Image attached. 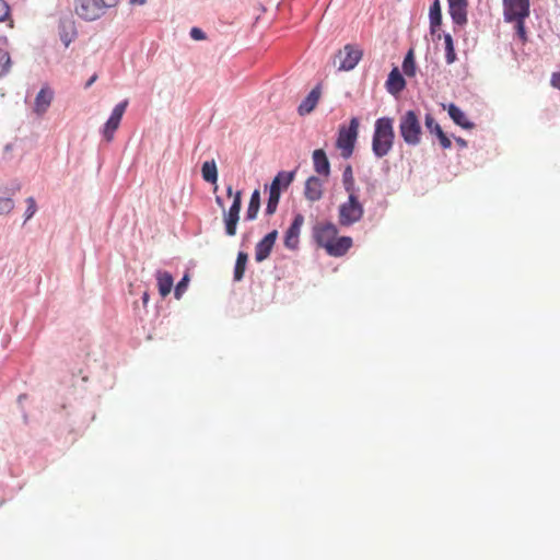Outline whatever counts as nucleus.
<instances>
[{
    "label": "nucleus",
    "mask_w": 560,
    "mask_h": 560,
    "mask_svg": "<svg viewBox=\"0 0 560 560\" xmlns=\"http://www.w3.org/2000/svg\"><path fill=\"white\" fill-rule=\"evenodd\" d=\"M342 184L347 192L354 191V189H357L351 165H347V167L343 170Z\"/></svg>",
    "instance_id": "30"
},
{
    "label": "nucleus",
    "mask_w": 560,
    "mask_h": 560,
    "mask_svg": "<svg viewBox=\"0 0 560 560\" xmlns=\"http://www.w3.org/2000/svg\"><path fill=\"white\" fill-rule=\"evenodd\" d=\"M202 178L208 183H215L218 178V167L215 161H206L201 165Z\"/></svg>",
    "instance_id": "25"
},
{
    "label": "nucleus",
    "mask_w": 560,
    "mask_h": 560,
    "mask_svg": "<svg viewBox=\"0 0 560 560\" xmlns=\"http://www.w3.org/2000/svg\"><path fill=\"white\" fill-rule=\"evenodd\" d=\"M27 208L25 210V220L32 219L37 212V205L34 197L26 198Z\"/></svg>",
    "instance_id": "33"
},
{
    "label": "nucleus",
    "mask_w": 560,
    "mask_h": 560,
    "mask_svg": "<svg viewBox=\"0 0 560 560\" xmlns=\"http://www.w3.org/2000/svg\"><path fill=\"white\" fill-rule=\"evenodd\" d=\"M314 170L318 175H330V162L324 149H315L313 152Z\"/></svg>",
    "instance_id": "19"
},
{
    "label": "nucleus",
    "mask_w": 560,
    "mask_h": 560,
    "mask_svg": "<svg viewBox=\"0 0 560 560\" xmlns=\"http://www.w3.org/2000/svg\"><path fill=\"white\" fill-rule=\"evenodd\" d=\"M228 196L233 197V202L228 211H223V223L225 226L226 235H235L237 232V223L240 221V211L242 208L243 194L241 190L234 191L231 185L226 188Z\"/></svg>",
    "instance_id": "5"
},
{
    "label": "nucleus",
    "mask_w": 560,
    "mask_h": 560,
    "mask_svg": "<svg viewBox=\"0 0 560 560\" xmlns=\"http://www.w3.org/2000/svg\"><path fill=\"white\" fill-rule=\"evenodd\" d=\"M322 96V89L319 85L314 86L305 98L300 103L298 112L301 116L312 113L315 109L319 98Z\"/></svg>",
    "instance_id": "14"
},
{
    "label": "nucleus",
    "mask_w": 560,
    "mask_h": 560,
    "mask_svg": "<svg viewBox=\"0 0 560 560\" xmlns=\"http://www.w3.org/2000/svg\"><path fill=\"white\" fill-rule=\"evenodd\" d=\"M400 133L409 145H418L421 142V124L418 115L412 109L405 113L400 118Z\"/></svg>",
    "instance_id": "4"
},
{
    "label": "nucleus",
    "mask_w": 560,
    "mask_h": 560,
    "mask_svg": "<svg viewBox=\"0 0 560 560\" xmlns=\"http://www.w3.org/2000/svg\"><path fill=\"white\" fill-rule=\"evenodd\" d=\"M96 79H97V75H96V73H94V75H92L90 78V80H88V82L85 83V88H90L91 84L95 83Z\"/></svg>",
    "instance_id": "40"
},
{
    "label": "nucleus",
    "mask_w": 560,
    "mask_h": 560,
    "mask_svg": "<svg viewBox=\"0 0 560 560\" xmlns=\"http://www.w3.org/2000/svg\"><path fill=\"white\" fill-rule=\"evenodd\" d=\"M323 196V183L318 177H310L305 182V198L310 201H318Z\"/></svg>",
    "instance_id": "21"
},
{
    "label": "nucleus",
    "mask_w": 560,
    "mask_h": 560,
    "mask_svg": "<svg viewBox=\"0 0 560 560\" xmlns=\"http://www.w3.org/2000/svg\"><path fill=\"white\" fill-rule=\"evenodd\" d=\"M467 0H448V10L456 24L467 22Z\"/></svg>",
    "instance_id": "17"
},
{
    "label": "nucleus",
    "mask_w": 560,
    "mask_h": 560,
    "mask_svg": "<svg viewBox=\"0 0 560 560\" xmlns=\"http://www.w3.org/2000/svg\"><path fill=\"white\" fill-rule=\"evenodd\" d=\"M98 2L103 15L106 9L114 8V5L118 4L119 0H98Z\"/></svg>",
    "instance_id": "37"
},
{
    "label": "nucleus",
    "mask_w": 560,
    "mask_h": 560,
    "mask_svg": "<svg viewBox=\"0 0 560 560\" xmlns=\"http://www.w3.org/2000/svg\"><path fill=\"white\" fill-rule=\"evenodd\" d=\"M12 67V59L10 52L8 50L2 49L0 47V78L4 77V74L9 73Z\"/></svg>",
    "instance_id": "31"
},
{
    "label": "nucleus",
    "mask_w": 560,
    "mask_h": 560,
    "mask_svg": "<svg viewBox=\"0 0 560 560\" xmlns=\"http://www.w3.org/2000/svg\"><path fill=\"white\" fill-rule=\"evenodd\" d=\"M133 4H143L147 0H130Z\"/></svg>",
    "instance_id": "43"
},
{
    "label": "nucleus",
    "mask_w": 560,
    "mask_h": 560,
    "mask_svg": "<svg viewBox=\"0 0 560 560\" xmlns=\"http://www.w3.org/2000/svg\"><path fill=\"white\" fill-rule=\"evenodd\" d=\"M247 252L237 253L236 261L234 265V281H241V279H243L247 266Z\"/></svg>",
    "instance_id": "24"
},
{
    "label": "nucleus",
    "mask_w": 560,
    "mask_h": 560,
    "mask_svg": "<svg viewBox=\"0 0 560 560\" xmlns=\"http://www.w3.org/2000/svg\"><path fill=\"white\" fill-rule=\"evenodd\" d=\"M74 10L80 18L86 21H95L102 18V8L98 0H75Z\"/></svg>",
    "instance_id": "10"
},
{
    "label": "nucleus",
    "mask_w": 560,
    "mask_h": 560,
    "mask_svg": "<svg viewBox=\"0 0 560 560\" xmlns=\"http://www.w3.org/2000/svg\"><path fill=\"white\" fill-rule=\"evenodd\" d=\"M525 19L526 18H516L514 20L516 24V34L520 36L521 40H527L526 27H525Z\"/></svg>",
    "instance_id": "32"
},
{
    "label": "nucleus",
    "mask_w": 560,
    "mask_h": 560,
    "mask_svg": "<svg viewBox=\"0 0 560 560\" xmlns=\"http://www.w3.org/2000/svg\"><path fill=\"white\" fill-rule=\"evenodd\" d=\"M551 84L560 90V72H553L551 74Z\"/></svg>",
    "instance_id": "39"
},
{
    "label": "nucleus",
    "mask_w": 560,
    "mask_h": 560,
    "mask_svg": "<svg viewBox=\"0 0 560 560\" xmlns=\"http://www.w3.org/2000/svg\"><path fill=\"white\" fill-rule=\"evenodd\" d=\"M294 176V172H279L273 178L270 186L269 199L266 206L267 214H273V212L277 211L281 195V186L283 185V187L287 188V186L291 185Z\"/></svg>",
    "instance_id": "6"
},
{
    "label": "nucleus",
    "mask_w": 560,
    "mask_h": 560,
    "mask_svg": "<svg viewBox=\"0 0 560 560\" xmlns=\"http://www.w3.org/2000/svg\"><path fill=\"white\" fill-rule=\"evenodd\" d=\"M188 283H189V277L184 276L179 280V282L177 283V285L175 288V298L179 299L180 296H183V293L186 291Z\"/></svg>",
    "instance_id": "35"
},
{
    "label": "nucleus",
    "mask_w": 560,
    "mask_h": 560,
    "mask_svg": "<svg viewBox=\"0 0 560 560\" xmlns=\"http://www.w3.org/2000/svg\"><path fill=\"white\" fill-rule=\"evenodd\" d=\"M303 214H296L289 230L285 233L284 245L288 246V248H296L299 244L301 226L303 225Z\"/></svg>",
    "instance_id": "13"
},
{
    "label": "nucleus",
    "mask_w": 560,
    "mask_h": 560,
    "mask_svg": "<svg viewBox=\"0 0 560 560\" xmlns=\"http://www.w3.org/2000/svg\"><path fill=\"white\" fill-rule=\"evenodd\" d=\"M424 122L427 129H429L430 132L435 133L443 149H450V147H452L448 136L445 135L443 128L439 125L434 116L429 113L425 116Z\"/></svg>",
    "instance_id": "15"
},
{
    "label": "nucleus",
    "mask_w": 560,
    "mask_h": 560,
    "mask_svg": "<svg viewBox=\"0 0 560 560\" xmlns=\"http://www.w3.org/2000/svg\"><path fill=\"white\" fill-rule=\"evenodd\" d=\"M352 246V238L348 236L334 237V244L330 247V255L334 257H341Z\"/></svg>",
    "instance_id": "23"
},
{
    "label": "nucleus",
    "mask_w": 560,
    "mask_h": 560,
    "mask_svg": "<svg viewBox=\"0 0 560 560\" xmlns=\"http://www.w3.org/2000/svg\"><path fill=\"white\" fill-rule=\"evenodd\" d=\"M190 37H192L195 40H202V38L206 37V34L202 30H200V27H192L190 30Z\"/></svg>",
    "instance_id": "38"
},
{
    "label": "nucleus",
    "mask_w": 560,
    "mask_h": 560,
    "mask_svg": "<svg viewBox=\"0 0 560 560\" xmlns=\"http://www.w3.org/2000/svg\"><path fill=\"white\" fill-rule=\"evenodd\" d=\"M445 52L447 63H454L456 60V50L454 47V38L452 34L444 35Z\"/></svg>",
    "instance_id": "29"
},
{
    "label": "nucleus",
    "mask_w": 560,
    "mask_h": 560,
    "mask_svg": "<svg viewBox=\"0 0 560 560\" xmlns=\"http://www.w3.org/2000/svg\"><path fill=\"white\" fill-rule=\"evenodd\" d=\"M215 202H217V205H219L221 208H224V205H223V200H222V198L217 197V198H215Z\"/></svg>",
    "instance_id": "42"
},
{
    "label": "nucleus",
    "mask_w": 560,
    "mask_h": 560,
    "mask_svg": "<svg viewBox=\"0 0 560 560\" xmlns=\"http://www.w3.org/2000/svg\"><path fill=\"white\" fill-rule=\"evenodd\" d=\"M363 52L352 44H346L335 56V63L338 61V70H352L359 63Z\"/></svg>",
    "instance_id": "7"
},
{
    "label": "nucleus",
    "mask_w": 560,
    "mask_h": 560,
    "mask_svg": "<svg viewBox=\"0 0 560 560\" xmlns=\"http://www.w3.org/2000/svg\"><path fill=\"white\" fill-rule=\"evenodd\" d=\"M338 234V229L332 223H322L314 228V238L316 243L323 246L330 255V246L334 244V237Z\"/></svg>",
    "instance_id": "9"
},
{
    "label": "nucleus",
    "mask_w": 560,
    "mask_h": 560,
    "mask_svg": "<svg viewBox=\"0 0 560 560\" xmlns=\"http://www.w3.org/2000/svg\"><path fill=\"white\" fill-rule=\"evenodd\" d=\"M127 105H128V100H124L122 102L118 103L115 106L110 117L105 122V127H104V130H103V135H104L105 139H107V140H112L113 139L115 131L119 127V124L121 121V117H122V115L125 113V109H126Z\"/></svg>",
    "instance_id": "11"
},
{
    "label": "nucleus",
    "mask_w": 560,
    "mask_h": 560,
    "mask_svg": "<svg viewBox=\"0 0 560 560\" xmlns=\"http://www.w3.org/2000/svg\"><path fill=\"white\" fill-rule=\"evenodd\" d=\"M395 139L394 119L383 116L375 121L372 139V151L377 159L387 155L393 149Z\"/></svg>",
    "instance_id": "1"
},
{
    "label": "nucleus",
    "mask_w": 560,
    "mask_h": 560,
    "mask_svg": "<svg viewBox=\"0 0 560 560\" xmlns=\"http://www.w3.org/2000/svg\"><path fill=\"white\" fill-rule=\"evenodd\" d=\"M503 14L505 21H515L516 18H528L530 14V0H503Z\"/></svg>",
    "instance_id": "8"
},
{
    "label": "nucleus",
    "mask_w": 560,
    "mask_h": 560,
    "mask_svg": "<svg viewBox=\"0 0 560 560\" xmlns=\"http://www.w3.org/2000/svg\"><path fill=\"white\" fill-rule=\"evenodd\" d=\"M448 114L451 118L454 120L455 124L458 126L464 127V129H472L475 126L474 122L469 121V119L466 117L463 109L458 108L455 103H451L448 105Z\"/></svg>",
    "instance_id": "22"
},
{
    "label": "nucleus",
    "mask_w": 560,
    "mask_h": 560,
    "mask_svg": "<svg viewBox=\"0 0 560 560\" xmlns=\"http://www.w3.org/2000/svg\"><path fill=\"white\" fill-rule=\"evenodd\" d=\"M155 278L158 282L159 293L161 294L162 298L167 296V294H170L174 285V278L172 273L165 270H158L155 271Z\"/></svg>",
    "instance_id": "20"
},
{
    "label": "nucleus",
    "mask_w": 560,
    "mask_h": 560,
    "mask_svg": "<svg viewBox=\"0 0 560 560\" xmlns=\"http://www.w3.org/2000/svg\"><path fill=\"white\" fill-rule=\"evenodd\" d=\"M14 209V200L12 198L0 197V214H9Z\"/></svg>",
    "instance_id": "34"
},
{
    "label": "nucleus",
    "mask_w": 560,
    "mask_h": 560,
    "mask_svg": "<svg viewBox=\"0 0 560 560\" xmlns=\"http://www.w3.org/2000/svg\"><path fill=\"white\" fill-rule=\"evenodd\" d=\"M402 72L407 77H415L417 74V62L415 57V49H409L402 62Z\"/></svg>",
    "instance_id": "27"
},
{
    "label": "nucleus",
    "mask_w": 560,
    "mask_h": 560,
    "mask_svg": "<svg viewBox=\"0 0 560 560\" xmlns=\"http://www.w3.org/2000/svg\"><path fill=\"white\" fill-rule=\"evenodd\" d=\"M259 210H260V192H259V190H255L252 194L250 201L247 207L246 219H248V221H253V219L257 218Z\"/></svg>",
    "instance_id": "26"
},
{
    "label": "nucleus",
    "mask_w": 560,
    "mask_h": 560,
    "mask_svg": "<svg viewBox=\"0 0 560 560\" xmlns=\"http://www.w3.org/2000/svg\"><path fill=\"white\" fill-rule=\"evenodd\" d=\"M10 14V4L5 0H0V21H4Z\"/></svg>",
    "instance_id": "36"
},
{
    "label": "nucleus",
    "mask_w": 560,
    "mask_h": 560,
    "mask_svg": "<svg viewBox=\"0 0 560 560\" xmlns=\"http://www.w3.org/2000/svg\"><path fill=\"white\" fill-rule=\"evenodd\" d=\"M148 298H149L148 293H144V295H143V302H144V303H147Z\"/></svg>",
    "instance_id": "44"
},
{
    "label": "nucleus",
    "mask_w": 560,
    "mask_h": 560,
    "mask_svg": "<svg viewBox=\"0 0 560 560\" xmlns=\"http://www.w3.org/2000/svg\"><path fill=\"white\" fill-rule=\"evenodd\" d=\"M457 144L460 145V147H467V141H465V139L463 138H456L455 139Z\"/></svg>",
    "instance_id": "41"
},
{
    "label": "nucleus",
    "mask_w": 560,
    "mask_h": 560,
    "mask_svg": "<svg viewBox=\"0 0 560 560\" xmlns=\"http://www.w3.org/2000/svg\"><path fill=\"white\" fill-rule=\"evenodd\" d=\"M430 23L432 32H434L435 27H439L442 23V8L440 0H434L430 7Z\"/></svg>",
    "instance_id": "28"
},
{
    "label": "nucleus",
    "mask_w": 560,
    "mask_h": 560,
    "mask_svg": "<svg viewBox=\"0 0 560 560\" xmlns=\"http://www.w3.org/2000/svg\"><path fill=\"white\" fill-rule=\"evenodd\" d=\"M406 88V79L404 78L400 70L397 67H394L393 70L388 73V78L386 81V90L390 94L401 93Z\"/></svg>",
    "instance_id": "16"
},
{
    "label": "nucleus",
    "mask_w": 560,
    "mask_h": 560,
    "mask_svg": "<svg viewBox=\"0 0 560 560\" xmlns=\"http://www.w3.org/2000/svg\"><path fill=\"white\" fill-rule=\"evenodd\" d=\"M359 119L351 118L348 126H340L336 147L340 150V155L343 159H350L354 152L355 141L359 136Z\"/></svg>",
    "instance_id": "2"
},
{
    "label": "nucleus",
    "mask_w": 560,
    "mask_h": 560,
    "mask_svg": "<svg viewBox=\"0 0 560 560\" xmlns=\"http://www.w3.org/2000/svg\"><path fill=\"white\" fill-rule=\"evenodd\" d=\"M54 98V90L43 86L36 95L34 110L37 114H45Z\"/></svg>",
    "instance_id": "18"
},
{
    "label": "nucleus",
    "mask_w": 560,
    "mask_h": 560,
    "mask_svg": "<svg viewBox=\"0 0 560 560\" xmlns=\"http://www.w3.org/2000/svg\"><path fill=\"white\" fill-rule=\"evenodd\" d=\"M364 214L363 203L359 199V188L348 194V200L339 207V223L352 225L361 221Z\"/></svg>",
    "instance_id": "3"
},
{
    "label": "nucleus",
    "mask_w": 560,
    "mask_h": 560,
    "mask_svg": "<svg viewBox=\"0 0 560 560\" xmlns=\"http://www.w3.org/2000/svg\"><path fill=\"white\" fill-rule=\"evenodd\" d=\"M278 240V231H271L266 234L264 238L259 241V243L255 246V258L257 261H264V259L268 258L276 242Z\"/></svg>",
    "instance_id": "12"
}]
</instances>
